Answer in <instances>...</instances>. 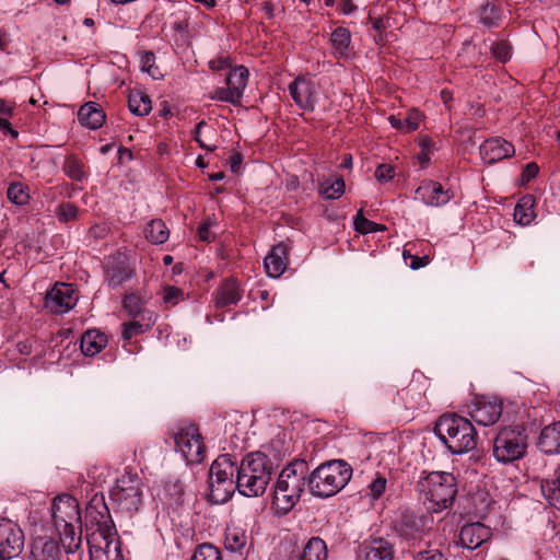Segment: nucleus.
Wrapping results in <instances>:
<instances>
[{
    "mask_svg": "<svg viewBox=\"0 0 560 560\" xmlns=\"http://www.w3.org/2000/svg\"><path fill=\"white\" fill-rule=\"evenodd\" d=\"M272 463L261 452L246 455L238 465L235 483L238 492L248 498L260 497L265 493L272 476Z\"/></svg>",
    "mask_w": 560,
    "mask_h": 560,
    "instance_id": "1",
    "label": "nucleus"
},
{
    "mask_svg": "<svg viewBox=\"0 0 560 560\" xmlns=\"http://www.w3.org/2000/svg\"><path fill=\"white\" fill-rule=\"evenodd\" d=\"M434 432L452 454H464L477 446V432L472 423L457 413L442 415Z\"/></svg>",
    "mask_w": 560,
    "mask_h": 560,
    "instance_id": "2",
    "label": "nucleus"
},
{
    "mask_svg": "<svg viewBox=\"0 0 560 560\" xmlns=\"http://www.w3.org/2000/svg\"><path fill=\"white\" fill-rule=\"evenodd\" d=\"M417 488L427 509L433 513L450 509L457 494V480L446 471H431L418 480Z\"/></svg>",
    "mask_w": 560,
    "mask_h": 560,
    "instance_id": "3",
    "label": "nucleus"
},
{
    "mask_svg": "<svg viewBox=\"0 0 560 560\" xmlns=\"http://www.w3.org/2000/svg\"><path fill=\"white\" fill-rule=\"evenodd\" d=\"M308 465L304 459H295L284 467L276 482L273 504L288 513L301 498L307 483Z\"/></svg>",
    "mask_w": 560,
    "mask_h": 560,
    "instance_id": "4",
    "label": "nucleus"
},
{
    "mask_svg": "<svg viewBox=\"0 0 560 560\" xmlns=\"http://www.w3.org/2000/svg\"><path fill=\"white\" fill-rule=\"evenodd\" d=\"M352 469L343 460H330L318 466L307 478L311 493L328 498L339 492L351 479Z\"/></svg>",
    "mask_w": 560,
    "mask_h": 560,
    "instance_id": "5",
    "label": "nucleus"
},
{
    "mask_svg": "<svg viewBox=\"0 0 560 560\" xmlns=\"http://www.w3.org/2000/svg\"><path fill=\"white\" fill-rule=\"evenodd\" d=\"M527 447V435L523 425L500 428L493 440L492 454L500 463H512L522 458Z\"/></svg>",
    "mask_w": 560,
    "mask_h": 560,
    "instance_id": "6",
    "label": "nucleus"
},
{
    "mask_svg": "<svg viewBox=\"0 0 560 560\" xmlns=\"http://www.w3.org/2000/svg\"><path fill=\"white\" fill-rule=\"evenodd\" d=\"M109 499L121 513L132 515L142 504V482L137 475L125 471L109 491Z\"/></svg>",
    "mask_w": 560,
    "mask_h": 560,
    "instance_id": "7",
    "label": "nucleus"
},
{
    "mask_svg": "<svg viewBox=\"0 0 560 560\" xmlns=\"http://www.w3.org/2000/svg\"><path fill=\"white\" fill-rule=\"evenodd\" d=\"M175 447L187 464H200L206 458V446L199 428L192 423L179 425L173 433Z\"/></svg>",
    "mask_w": 560,
    "mask_h": 560,
    "instance_id": "8",
    "label": "nucleus"
},
{
    "mask_svg": "<svg viewBox=\"0 0 560 560\" xmlns=\"http://www.w3.org/2000/svg\"><path fill=\"white\" fill-rule=\"evenodd\" d=\"M24 533L18 523L0 518V560L19 557L24 549Z\"/></svg>",
    "mask_w": 560,
    "mask_h": 560,
    "instance_id": "9",
    "label": "nucleus"
},
{
    "mask_svg": "<svg viewBox=\"0 0 560 560\" xmlns=\"http://www.w3.org/2000/svg\"><path fill=\"white\" fill-rule=\"evenodd\" d=\"M86 540L90 560H124L117 534L91 533Z\"/></svg>",
    "mask_w": 560,
    "mask_h": 560,
    "instance_id": "10",
    "label": "nucleus"
},
{
    "mask_svg": "<svg viewBox=\"0 0 560 560\" xmlns=\"http://www.w3.org/2000/svg\"><path fill=\"white\" fill-rule=\"evenodd\" d=\"M51 516L57 530L61 526L80 525L81 514L75 498L69 494H61L52 500Z\"/></svg>",
    "mask_w": 560,
    "mask_h": 560,
    "instance_id": "11",
    "label": "nucleus"
},
{
    "mask_svg": "<svg viewBox=\"0 0 560 560\" xmlns=\"http://www.w3.org/2000/svg\"><path fill=\"white\" fill-rule=\"evenodd\" d=\"M468 413L477 424L492 425L502 415V401L497 397L476 396Z\"/></svg>",
    "mask_w": 560,
    "mask_h": 560,
    "instance_id": "12",
    "label": "nucleus"
},
{
    "mask_svg": "<svg viewBox=\"0 0 560 560\" xmlns=\"http://www.w3.org/2000/svg\"><path fill=\"white\" fill-rule=\"evenodd\" d=\"M85 513L91 523L97 526L93 533H102L103 535L117 534L103 493H95L91 498L86 505Z\"/></svg>",
    "mask_w": 560,
    "mask_h": 560,
    "instance_id": "13",
    "label": "nucleus"
},
{
    "mask_svg": "<svg viewBox=\"0 0 560 560\" xmlns=\"http://www.w3.org/2000/svg\"><path fill=\"white\" fill-rule=\"evenodd\" d=\"M77 302L71 284L56 283L45 296L44 306L51 313L63 314L71 310Z\"/></svg>",
    "mask_w": 560,
    "mask_h": 560,
    "instance_id": "14",
    "label": "nucleus"
},
{
    "mask_svg": "<svg viewBox=\"0 0 560 560\" xmlns=\"http://www.w3.org/2000/svg\"><path fill=\"white\" fill-rule=\"evenodd\" d=\"M395 533L405 540L416 541L421 539L424 533V522L415 511L402 510L394 522Z\"/></svg>",
    "mask_w": 560,
    "mask_h": 560,
    "instance_id": "15",
    "label": "nucleus"
},
{
    "mask_svg": "<svg viewBox=\"0 0 560 560\" xmlns=\"http://www.w3.org/2000/svg\"><path fill=\"white\" fill-rule=\"evenodd\" d=\"M288 89L291 97L301 109L314 110L317 102V89L311 79L298 77L289 84Z\"/></svg>",
    "mask_w": 560,
    "mask_h": 560,
    "instance_id": "16",
    "label": "nucleus"
},
{
    "mask_svg": "<svg viewBox=\"0 0 560 560\" xmlns=\"http://www.w3.org/2000/svg\"><path fill=\"white\" fill-rule=\"evenodd\" d=\"M394 545L384 537H370L360 545L355 560H394Z\"/></svg>",
    "mask_w": 560,
    "mask_h": 560,
    "instance_id": "17",
    "label": "nucleus"
},
{
    "mask_svg": "<svg viewBox=\"0 0 560 560\" xmlns=\"http://www.w3.org/2000/svg\"><path fill=\"white\" fill-rule=\"evenodd\" d=\"M453 197L451 189H445L441 183L431 179L422 180L416 189V198L429 207L444 206Z\"/></svg>",
    "mask_w": 560,
    "mask_h": 560,
    "instance_id": "18",
    "label": "nucleus"
},
{
    "mask_svg": "<svg viewBox=\"0 0 560 560\" xmlns=\"http://www.w3.org/2000/svg\"><path fill=\"white\" fill-rule=\"evenodd\" d=\"M106 281L113 289L130 280L133 269L126 255L117 253L108 257L106 262Z\"/></svg>",
    "mask_w": 560,
    "mask_h": 560,
    "instance_id": "19",
    "label": "nucleus"
},
{
    "mask_svg": "<svg viewBox=\"0 0 560 560\" xmlns=\"http://www.w3.org/2000/svg\"><path fill=\"white\" fill-rule=\"evenodd\" d=\"M515 153L514 145L503 138H491L480 145V154L486 163L492 164Z\"/></svg>",
    "mask_w": 560,
    "mask_h": 560,
    "instance_id": "20",
    "label": "nucleus"
},
{
    "mask_svg": "<svg viewBox=\"0 0 560 560\" xmlns=\"http://www.w3.org/2000/svg\"><path fill=\"white\" fill-rule=\"evenodd\" d=\"M28 560H62V551L57 540L35 537L31 542Z\"/></svg>",
    "mask_w": 560,
    "mask_h": 560,
    "instance_id": "21",
    "label": "nucleus"
},
{
    "mask_svg": "<svg viewBox=\"0 0 560 560\" xmlns=\"http://www.w3.org/2000/svg\"><path fill=\"white\" fill-rule=\"evenodd\" d=\"M491 528L482 523H469L462 527L459 533V540L463 547L468 549H476L483 542L491 538Z\"/></svg>",
    "mask_w": 560,
    "mask_h": 560,
    "instance_id": "22",
    "label": "nucleus"
},
{
    "mask_svg": "<svg viewBox=\"0 0 560 560\" xmlns=\"http://www.w3.org/2000/svg\"><path fill=\"white\" fill-rule=\"evenodd\" d=\"M241 299L242 291L233 278L225 279L213 294V303L217 308L235 305Z\"/></svg>",
    "mask_w": 560,
    "mask_h": 560,
    "instance_id": "23",
    "label": "nucleus"
},
{
    "mask_svg": "<svg viewBox=\"0 0 560 560\" xmlns=\"http://www.w3.org/2000/svg\"><path fill=\"white\" fill-rule=\"evenodd\" d=\"M288 246L284 243L275 245L265 258L268 276L279 278L287 269Z\"/></svg>",
    "mask_w": 560,
    "mask_h": 560,
    "instance_id": "24",
    "label": "nucleus"
},
{
    "mask_svg": "<svg viewBox=\"0 0 560 560\" xmlns=\"http://www.w3.org/2000/svg\"><path fill=\"white\" fill-rule=\"evenodd\" d=\"M238 466H236L230 454L220 455L211 465L209 475L210 479L224 481L235 480Z\"/></svg>",
    "mask_w": 560,
    "mask_h": 560,
    "instance_id": "25",
    "label": "nucleus"
},
{
    "mask_svg": "<svg viewBox=\"0 0 560 560\" xmlns=\"http://www.w3.org/2000/svg\"><path fill=\"white\" fill-rule=\"evenodd\" d=\"M154 313H142L140 317H131L129 322L121 324V336L125 340H130L148 331L155 324Z\"/></svg>",
    "mask_w": 560,
    "mask_h": 560,
    "instance_id": "26",
    "label": "nucleus"
},
{
    "mask_svg": "<svg viewBox=\"0 0 560 560\" xmlns=\"http://www.w3.org/2000/svg\"><path fill=\"white\" fill-rule=\"evenodd\" d=\"M404 397V405L412 415L413 411L422 408L425 404L424 384L421 381H410V383L400 389Z\"/></svg>",
    "mask_w": 560,
    "mask_h": 560,
    "instance_id": "27",
    "label": "nucleus"
},
{
    "mask_svg": "<svg viewBox=\"0 0 560 560\" xmlns=\"http://www.w3.org/2000/svg\"><path fill=\"white\" fill-rule=\"evenodd\" d=\"M538 447L545 454L560 453V421L553 422L541 430Z\"/></svg>",
    "mask_w": 560,
    "mask_h": 560,
    "instance_id": "28",
    "label": "nucleus"
},
{
    "mask_svg": "<svg viewBox=\"0 0 560 560\" xmlns=\"http://www.w3.org/2000/svg\"><path fill=\"white\" fill-rule=\"evenodd\" d=\"M105 114L98 104L89 102L82 105L78 112V120L90 129H98L105 122Z\"/></svg>",
    "mask_w": 560,
    "mask_h": 560,
    "instance_id": "29",
    "label": "nucleus"
},
{
    "mask_svg": "<svg viewBox=\"0 0 560 560\" xmlns=\"http://www.w3.org/2000/svg\"><path fill=\"white\" fill-rule=\"evenodd\" d=\"M380 401L396 415L405 416L406 418L411 417L410 411L404 405L401 390H395L393 386H388L381 392Z\"/></svg>",
    "mask_w": 560,
    "mask_h": 560,
    "instance_id": "30",
    "label": "nucleus"
},
{
    "mask_svg": "<svg viewBox=\"0 0 560 560\" xmlns=\"http://www.w3.org/2000/svg\"><path fill=\"white\" fill-rule=\"evenodd\" d=\"M540 488L547 502L560 511V467L541 480Z\"/></svg>",
    "mask_w": 560,
    "mask_h": 560,
    "instance_id": "31",
    "label": "nucleus"
},
{
    "mask_svg": "<svg viewBox=\"0 0 560 560\" xmlns=\"http://www.w3.org/2000/svg\"><path fill=\"white\" fill-rule=\"evenodd\" d=\"M209 489V500L212 503L221 504L230 500L235 490L238 491V486L235 480L218 481L210 479Z\"/></svg>",
    "mask_w": 560,
    "mask_h": 560,
    "instance_id": "32",
    "label": "nucleus"
},
{
    "mask_svg": "<svg viewBox=\"0 0 560 560\" xmlns=\"http://www.w3.org/2000/svg\"><path fill=\"white\" fill-rule=\"evenodd\" d=\"M58 532L60 535V541L63 546L65 552L67 555H74L80 549L82 544L81 524L61 526L60 530Z\"/></svg>",
    "mask_w": 560,
    "mask_h": 560,
    "instance_id": "33",
    "label": "nucleus"
},
{
    "mask_svg": "<svg viewBox=\"0 0 560 560\" xmlns=\"http://www.w3.org/2000/svg\"><path fill=\"white\" fill-rule=\"evenodd\" d=\"M107 337L97 330H88L81 337V351L86 357H94L106 346Z\"/></svg>",
    "mask_w": 560,
    "mask_h": 560,
    "instance_id": "34",
    "label": "nucleus"
},
{
    "mask_svg": "<svg viewBox=\"0 0 560 560\" xmlns=\"http://www.w3.org/2000/svg\"><path fill=\"white\" fill-rule=\"evenodd\" d=\"M327 546L320 537H312L293 560H327Z\"/></svg>",
    "mask_w": 560,
    "mask_h": 560,
    "instance_id": "35",
    "label": "nucleus"
},
{
    "mask_svg": "<svg viewBox=\"0 0 560 560\" xmlns=\"http://www.w3.org/2000/svg\"><path fill=\"white\" fill-rule=\"evenodd\" d=\"M330 44L334 49V55L337 58H343L349 55L351 44V34L346 27H337L330 36Z\"/></svg>",
    "mask_w": 560,
    "mask_h": 560,
    "instance_id": "36",
    "label": "nucleus"
},
{
    "mask_svg": "<svg viewBox=\"0 0 560 560\" xmlns=\"http://www.w3.org/2000/svg\"><path fill=\"white\" fill-rule=\"evenodd\" d=\"M534 205V196H523L514 208V220L521 225H528L535 218Z\"/></svg>",
    "mask_w": 560,
    "mask_h": 560,
    "instance_id": "37",
    "label": "nucleus"
},
{
    "mask_svg": "<svg viewBox=\"0 0 560 560\" xmlns=\"http://www.w3.org/2000/svg\"><path fill=\"white\" fill-rule=\"evenodd\" d=\"M388 120L393 128L404 132H411L418 129L420 121L422 120V114L418 109L412 108L408 110L406 117L400 118L392 115L388 117Z\"/></svg>",
    "mask_w": 560,
    "mask_h": 560,
    "instance_id": "38",
    "label": "nucleus"
},
{
    "mask_svg": "<svg viewBox=\"0 0 560 560\" xmlns=\"http://www.w3.org/2000/svg\"><path fill=\"white\" fill-rule=\"evenodd\" d=\"M144 235L153 244H163L170 237V230L163 220L154 219L145 225Z\"/></svg>",
    "mask_w": 560,
    "mask_h": 560,
    "instance_id": "39",
    "label": "nucleus"
},
{
    "mask_svg": "<svg viewBox=\"0 0 560 560\" xmlns=\"http://www.w3.org/2000/svg\"><path fill=\"white\" fill-rule=\"evenodd\" d=\"M62 171L73 182H82L88 177L83 161L74 154L66 156Z\"/></svg>",
    "mask_w": 560,
    "mask_h": 560,
    "instance_id": "40",
    "label": "nucleus"
},
{
    "mask_svg": "<svg viewBox=\"0 0 560 560\" xmlns=\"http://www.w3.org/2000/svg\"><path fill=\"white\" fill-rule=\"evenodd\" d=\"M248 70L244 66L232 69L226 78V85L235 93L240 100L247 85Z\"/></svg>",
    "mask_w": 560,
    "mask_h": 560,
    "instance_id": "41",
    "label": "nucleus"
},
{
    "mask_svg": "<svg viewBox=\"0 0 560 560\" xmlns=\"http://www.w3.org/2000/svg\"><path fill=\"white\" fill-rule=\"evenodd\" d=\"M128 107L137 116H147L152 109V104L147 94L141 91H132L128 96Z\"/></svg>",
    "mask_w": 560,
    "mask_h": 560,
    "instance_id": "42",
    "label": "nucleus"
},
{
    "mask_svg": "<svg viewBox=\"0 0 560 560\" xmlns=\"http://www.w3.org/2000/svg\"><path fill=\"white\" fill-rule=\"evenodd\" d=\"M247 537L245 532L240 528H228L225 533V548L232 552H241L246 546Z\"/></svg>",
    "mask_w": 560,
    "mask_h": 560,
    "instance_id": "43",
    "label": "nucleus"
},
{
    "mask_svg": "<svg viewBox=\"0 0 560 560\" xmlns=\"http://www.w3.org/2000/svg\"><path fill=\"white\" fill-rule=\"evenodd\" d=\"M345 187L343 178L336 177L334 180H324L319 186V192L327 199H338L343 195Z\"/></svg>",
    "mask_w": 560,
    "mask_h": 560,
    "instance_id": "44",
    "label": "nucleus"
},
{
    "mask_svg": "<svg viewBox=\"0 0 560 560\" xmlns=\"http://www.w3.org/2000/svg\"><path fill=\"white\" fill-rule=\"evenodd\" d=\"M501 16L499 9L491 3H486L479 10V22L486 27L499 26Z\"/></svg>",
    "mask_w": 560,
    "mask_h": 560,
    "instance_id": "45",
    "label": "nucleus"
},
{
    "mask_svg": "<svg viewBox=\"0 0 560 560\" xmlns=\"http://www.w3.org/2000/svg\"><path fill=\"white\" fill-rule=\"evenodd\" d=\"M8 199L18 206H24L30 201L28 187L22 183H12L7 191Z\"/></svg>",
    "mask_w": 560,
    "mask_h": 560,
    "instance_id": "46",
    "label": "nucleus"
},
{
    "mask_svg": "<svg viewBox=\"0 0 560 560\" xmlns=\"http://www.w3.org/2000/svg\"><path fill=\"white\" fill-rule=\"evenodd\" d=\"M122 307L130 317H140L142 313H153L143 307L142 300L136 294H128L122 300Z\"/></svg>",
    "mask_w": 560,
    "mask_h": 560,
    "instance_id": "47",
    "label": "nucleus"
},
{
    "mask_svg": "<svg viewBox=\"0 0 560 560\" xmlns=\"http://www.w3.org/2000/svg\"><path fill=\"white\" fill-rule=\"evenodd\" d=\"M354 230L361 234H369L378 231H384L386 228L382 224L370 221L363 217L362 210L358 211L353 218Z\"/></svg>",
    "mask_w": 560,
    "mask_h": 560,
    "instance_id": "48",
    "label": "nucleus"
},
{
    "mask_svg": "<svg viewBox=\"0 0 560 560\" xmlns=\"http://www.w3.org/2000/svg\"><path fill=\"white\" fill-rule=\"evenodd\" d=\"M191 560H222V559H221V552L217 547H214L213 545H210V544H202L196 549Z\"/></svg>",
    "mask_w": 560,
    "mask_h": 560,
    "instance_id": "49",
    "label": "nucleus"
},
{
    "mask_svg": "<svg viewBox=\"0 0 560 560\" xmlns=\"http://www.w3.org/2000/svg\"><path fill=\"white\" fill-rule=\"evenodd\" d=\"M387 480L382 475H376V477L369 483L366 487V495L373 500L380 499L385 490H386Z\"/></svg>",
    "mask_w": 560,
    "mask_h": 560,
    "instance_id": "50",
    "label": "nucleus"
},
{
    "mask_svg": "<svg viewBox=\"0 0 560 560\" xmlns=\"http://www.w3.org/2000/svg\"><path fill=\"white\" fill-rule=\"evenodd\" d=\"M184 291L173 285H165L163 288V302L167 306H175L179 302L184 301Z\"/></svg>",
    "mask_w": 560,
    "mask_h": 560,
    "instance_id": "51",
    "label": "nucleus"
},
{
    "mask_svg": "<svg viewBox=\"0 0 560 560\" xmlns=\"http://www.w3.org/2000/svg\"><path fill=\"white\" fill-rule=\"evenodd\" d=\"M492 56L500 62H506L511 58V47L506 40H499L490 47Z\"/></svg>",
    "mask_w": 560,
    "mask_h": 560,
    "instance_id": "52",
    "label": "nucleus"
},
{
    "mask_svg": "<svg viewBox=\"0 0 560 560\" xmlns=\"http://www.w3.org/2000/svg\"><path fill=\"white\" fill-rule=\"evenodd\" d=\"M140 67L142 71L148 72L154 79L160 74L158 67H155V56L151 51L141 54Z\"/></svg>",
    "mask_w": 560,
    "mask_h": 560,
    "instance_id": "53",
    "label": "nucleus"
},
{
    "mask_svg": "<svg viewBox=\"0 0 560 560\" xmlns=\"http://www.w3.org/2000/svg\"><path fill=\"white\" fill-rule=\"evenodd\" d=\"M108 476L109 469L104 466H93L88 471L89 479L98 487L106 482Z\"/></svg>",
    "mask_w": 560,
    "mask_h": 560,
    "instance_id": "54",
    "label": "nucleus"
},
{
    "mask_svg": "<svg viewBox=\"0 0 560 560\" xmlns=\"http://www.w3.org/2000/svg\"><path fill=\"white\" fill-rule=\"evenodd\" d=\"M78 208L73 203H62L58 208L57 217L61 222L73 221L78 218Z\"/></svg>",
    "mask_w": 560,
    "mask_h": 560,
    "instance_id": "55",
    "label": "nucleus"
},
{
    "mask_svg": "<svg viewBox=\"0 0 560 560\" xmlns=\"http://www.w3.org/2000/svg\"><path fill=\"white\" fill-rule=\"evenodd\" d=\"M413 560H447L441 550L428 548L421 550L413 556Z\"/></svg>",
    "mask_w": 560,
    "mask_h": 560,
    "instance_id": "56",
    "label": "nucleus"
},
{
    "mask_svg": "<svg viewBox=\"0 0 560 560\" xmlns=\"http://www.w3.org/2000/svg\"><path fill=\"white\" fill-rule=\"evenodd\" d=\"M213 98H217L219 101L229 102L232 104H237L240 102V98L235 96V93L230 89L229 85L226 88H218L214 91Z\"/></svg>",
    "mask_w": 560,
    "mask_h": 560,
    "instance_id": "57",
    "label": "nucleus"
},
{
    "mask_svg": "<svg viewBox=\"0 0 560 560\" xmlns=\"http://www.w3.org/2000/svg\"><path fill=\"white\" fill-rule=\"evenodd\" d=\"M395 176V170L389 164H381L375 170V177L381 183H386L393 179Z\"/></svg>",
    "mask_w": 560,
    "mask_h": 560,
    "instance_id": "58",
    "label": "nucleus"
},
{
    "mask_svg": "<svg viewBox=\"0 0 560 560\" xmlns=\"http://www.w3.org/2000/svg\"><path fill=\"white\" fill-rule=\"evenodd\" d=\"M207 126L206 121L205 120H201L199 121L197 125H196V128L194 130V133H192V138L194 140L199 144L200 148L205 149V150H208V151H213L215 149V145H209L207 144L202 139H201V130L202 128H205Z\"/></svg>",
    "mask_w": 560,
    "mask_h": 560,
    "instance_id": "59",
    "label": "nucleus"
},
{
    "mask_svg": "<svg viewBox=\"0 0 560 560\" xmlns=\"http://www.w3.org/2000/svg\"><path fill=\"white\" fill-rule=\"evenodd\" d=\"M211 226V222L210 221H207V222H203L197 230V233H198V237L203 241V242H210L211 241V235H210V229Z\"/></svg>",
    "mask_w": 560,
    "mask_h": 560,
    "instance_id": "60",
    "label": "nucleus"
},
{
    "mask_svg": "<svg viewBox=\"0 0 560 560\" xmlns=\"http://www.w3.org/2000/svg\"><path fill=\"white\" fill-rule=\"evenodd\" d=\"M538 171H539V168L536 163H534V162L528 163L526 165L525 170L523 171L522 177H523V179L528 182L538 174Z\"/></svg>",
    "mask_w": 560,
    "mask_h": 560,
    "instance_id": "61",
    "label": "nucleus"
},
{
    "mask_svg": "<svg viewBox=\"0 0 560 560\" xmlns=\"http://www.w3.org/2000/svg\"><path fill=\"white\" fill-rule=\"evenodd\" d=\"M411 258L410 267L415 270L427 266L430 262V259L428 256L419 257V256H412L409 255Z\"/></svg>",
    "mask_w": 560,
    "mask_h": 560,
    "instance_id": "62",
    "label": "nucleus"
},
{
    "mask_svg": "<svg viewBox=\"0 0 560 560\" xmlns=\"http://www.w3.org/2000/svg\"><path fill=\"white\" fill-rule=\"evenodd\" d=\"M0 130H2L3 133H10L13 139H16L19 137V132L16 130H14L11 127V124L9 122V120H7L4 118H0Z\"/></svg>",
    "mask_w": 560,
    "mask_h": 560,
    "instance_id": "63",
    "label": "nucleus"
},
{
    "mask_svg": "<svg viewBox=\"0 0 560 560\" xmlns=\"http://www.w3.org/2000/svg\"><path fill=\"white\" fill-rule=\"evenodd\" d=\"M419 145L422 151H428L431 153V150L434 147V142L429 136H421L419 139Z\"/></svg>",
    "mask_w": 560,
    "mask_h": 560,
    "instance_id": "64",
    "label": "nucleus"
}]
</instances>
